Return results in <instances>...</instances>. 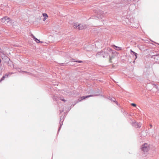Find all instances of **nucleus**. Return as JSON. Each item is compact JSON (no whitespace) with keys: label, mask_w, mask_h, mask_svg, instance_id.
<instances>
[{"label":"nucleus","mask_w":159,"mask_h":159,"mask_svg":"<svg viewBox=\"0 0 159 159\" xmlns=\"http://www.w3.org/2000/svg\"><path fill=\"white\" fill-rule=\"evenodd\" d=\"M141 149L142 151L144 152H148L150 149L149 145L147 143H145L142 145Z\"/></svg>","instance_id":"f257e3e1"},{"label":"nucleus","mask_w":159,"mask_h":159,"mask_svg":"<svg viewBox=\"0 0 159 159\" xmlns=\"http://www.w3.org/2000/svg\"><path fill=\"white\" fill-rule=\"evenodd\" d=\"M10 20L9 18L6 16H5L4 18H2L1 20V21L5 24H9L10 23Z\"/></svg>","instance_id":"f03ea898"},{"label":"nucleus","mask_w":159,"mask_h":159,"mask_svg":"<svg viewBox=\"0 0 159 159\" xmlns=\"http://www.w3.org/2000/svg\"><path fill=\"white\" fill-rule=\"evenodd\" d=\"M86 28V26L85 25L82 24H79L78 30H82Z\"/></svg>","instance_id":"7ed1b4c3"},{"label":"nucleus","mask_w":159,"mask_h":159,"mask_svg":"<svg viewBox=\"0 0 159 159\" xmlns=\"http://www.w3.org/2000/svg\"><path fill=\"white\" fill-rule=\"evenodd\" d=\"M93 96L92 95H89L88 96H82L81 97L79 98L78 99V101L79 102H80L83 99H84L86 98H87L90 97H92Z\"/></svg>","instance_id":"20e7f679"},{"label":"nucleus","mask_w":159,"mask_h":159,"mask_svg":"<svg viewBox=\"0 0 159 159\" xmlns=\"http://www.w3.org/2000/svg\"><path fill=\"white\" fill-rule=\"evenodd\" d=\"M31 37L32 38L34 39V40L37 43H42V42L40 41L39 39H37L36 38L33 34H31Z\"/></svg>","instance_id":"39448f33"},{"label":"nucleus","mask_w":159,"mask_h":159,"mask_svg":"<svg viewBox=\"0 0 159 159\" xmlns=\"http://www.w3.org/2000/svg\"><path fill=\"white\" fill-rule=\"evenodd\" d=\"M43 16L44 17V18L43 19V21H45L48 18V16L47 15V14L45 13H43Z\"/></svg>","instance_id":"423d86ee"},{"label":"nucleus","mask_w":159,"mask_h":159,"mask_svg":"<svg viewBox=\"0 0 159 159\" xmlns=\"http://www.w3.org/2000/svg\"><path fill=\"white\" fill-rule=\"evenodd\" d=\"M79 25V24H78V23H73V27L74 28H75L77 29H78Z\"/></svg>","instance_id":"0eeeda50"},{"label":"nucleus","mask_w":159,"mask_h":159,"mask_svg":"<svg viewBox=\"0 0 159 159\" xmlns=\"http://www.w3.org/2000/svg\"><path fill=\"white\" fill-rule=\"evenodd\" d=\"M113 48L114 49H115V50H118V51L120 50H121V49L120 47H117V46H113Z\"/></svg>","instance_id":"6e6552de"},{"label":"nucleus","mask_w":159,"mask_h":159,"mask_svg":"<svg viewBox=\"0 0 159 159\" xmlns=\"http://www.w3.org/2000/svg\"><path fill=\"white\" fill-rule=\"evenodd\" d=\"M5 78V76L4 75L3 76V77L0 80V82L3 80Z\"/></svg>","instance_id":"1a4fd4ad"},{"label":"nucleus","mask_w":159,"mask_h":159,"mask_svg":"<svg viewBox=\"0 0 159 159\" xmlns=\"http://www.w3.org/2000/svg\"><path fill=\"white\" fill-rule=\"evenodd\" d=\"M133 54L136 57L135 59H136L137 58V54L136 53H135V52H133Z\"/></svg>","instance_id":"9d476101"},{"label":"nucleus","mask_w":159,"mask_h":159,"mask_svg":"<svg viewBox=\"0 0 159 159\" xmlns=\"http://www.w3.org/2000/svg\"><path fill=\"white\" fill-rule=\"evenodd\" d=\"M131 105L133 106V107H136V105L135 104V103H132L131 104Z\"/></svg>","instance_id":"9b49d317"},{"label":"nucleus","mask_w":159,"mask_h":159,"mask_svg":"<svg viewBox=\"0 0 159 159\" xmlns=\"http://www.w3.org/2000/svg\"><path fill=\"white\" fill-rule=\"evenodd\" d=\"M74 61L80 63H82L83 62L82 61Z\"/></svg>","instance_id":"f8f14e48"},{"label":"nucleus","mask_w":159,"mask_h":159,"mask_svg":"<svg viewBox=\"0 0 159 159\" xmlns=\"http://www.w3.org/2000/svg\"><path fill=\"white\" fill-rule=\"evenodd\" d=\"M9 74H8V73H7V74H6L5 75H4L5 76V78L8 77L9 75Z\"/></svg>","instance_id":"ddd939ff"},{"label":"nucleus","mask_w":159,"mask_h":159,"mask_svg":"<svg viewBox=\"0 0 159 159\" xmlns=\"http://www.w3.org/2000/svg\"><path fill=\"white\" fill-rule=\"evenodd\" d=\"M137 125H138V126L139 127H140L141 126V125L140 124H139L138 125L137 124Z\"/></svg>","instance_id":"4468645a"},{"label":"nucleus","mask_w":159,"mask_h":159,"mask_svg":"<svg viewBox=\"0 0 159 159\" xmlns=\"http://www.w3.org/2000/svg\"><path fill=\"white\" fill-rule=\"evenodd\" d=\"M130 51L133 53V52H134L132 50H130Z\"/></svg>","instance_id":"2eb2a0df"},{"label":"nucleus","mask_w":159,"mask_h":159,"mask_svg":"<svg viewBox=\"0 0 159 159\" xmlns=\"http://www.w3.org/2000/svg\"><path fill=\"white\" fill-rule=\"evenodd\" d=\"M150 126L151 128V127H152V124H150Z\"/></svg>","instance_id":"dca6fc26"},{"label":"nucleus","mask_w":159,"mask_h":159,"mask_svg":"<svg viewBox=\"0 0 159 159\" xmlns=\"http://www.w3.org/2000/svg\"><path fill=\"white\" fill-rule=\"evenodd\" d=\"M62 100L63 101H65V100H63V99L62 100Z\"/></svg>","instance_id":"f3484780"}]
</instances>
